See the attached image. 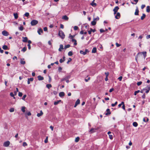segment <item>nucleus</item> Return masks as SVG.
I'll list each match as a JSON object with an SVG mask.
<instances>
[{"label":"nucleus","instance_id":"4be33fe9","mask_svg":"<svg viewBox=\"0 0 150 150\" xmlns=\"http://www.w3.org/2000/svg\"><path fill=\"white\" fill-rule=\"evenodd\" d=\"M82 27H84L86 29H88L89 26L88 24H85L83 25Z\"/></svg>","mask_w":150,"mask_h":150},{"label":"nucleus","instance_id":"e433bc0d","mask_svg":"<svg viewBox=\"0 0 150 150\" xmlns=\"http://www.w3.org/2000/svg\"><path fill=\"white\" fill-rule=\"evenodd\" d=\"M94 2H93V1L92 2L91 4V5L94 7L96 5V4L95 3H94Z\"/></svg>","mask_w":150,"mask_h":150},{"label":"nucleus","instance_id":"2eb2a0df","mask_svg":"<svg viewBox=\"0 0 150 150\" xmlns=\"http://www.w3.org/2000/svg\"><path fill=\"white\" fill-rule=\"evenodd\" d=\"M139 11L138 9V8L137 7V9L135 10V11L134 13L135 15H139Z\"/></svg>","mask_w":150,"mask_h":150},{"label":"nucleus","instance_id":"49530a36","mask_svg":"<svg viewBox=\"0 0 150 150\" xmlns=\"http://www.w3.org/2000/svg\"><path fill=\"white\" fill-rule=\"evenodd\" d=\"M99 17L98 16H97L96 18H94L93 20L96 21L99 20Z\"/></svg>","mask_w":150,"mask_h":150},{"label":"nucleus","instance_id":"774afa93","mask_svg":"<svg viewBox=\"0 0 150 150\" xmlns=\"http://www.w3.org/2000/svg\"><path fill=\"white\" fill-rule=\"evenodd\" d=\"M43 30L45 31H47V27H45L44 28Z\"/></svg>","mask_w":150,"mask_h":150},{"label":"nucleus","instance_id":"6ab92c4d","mask_svg":"<svg viewBox=\"0 0 150 150\" xmlns=\"http://www.w3.org/2000/svg\"><path fill=\"white\" fill-rule=\"evenodd\" d=\"M65 60V57L64 56L63 57V59H61L59 60V62L60 63H62Z\"/></svg>","mask_w":150,"mask_h":150},{"label":"nucleus","instance_id":"20e7f679","mask_svg":"<svg viewBox=\"0 0 150 150\" xmlns=\"http://www.w3.org/2000/svg\"><path fill=\"white\" fill-rule=\"evenodd\" d=\"M38 23V21L33 20L31 22L30 24L31 25L34 26L37 24Z\"/></svg>","mask_w":150,"mask_h":150},{"label":"nucleus","instance_id":"423d86ee","mask_svg":"<svg viewBox=\"0 0 150 150\" xmlns=\"http://www.w3.org/2000/svg\"><path fill=\"white\" fill-rule=\"evenodd\" d=\"M10 144V142L9 141H7L4 142L3 145L5 147H8L9 146Z\"/></svg>","mask_w":150,"mask_h":150},{"label":"nucleus","instance_id":"603ef678","mask_svg":"<svg viewBox=\"0 0 150 150\" xmlns=\"http://www.w3.org/2000/svg\"><path fill=\"white\" fill-rule=\"evenodd\" d=\"M142 81H140L138 82L137 83V84L138 86H139L140 85H141L142 84Z\"/></svg>","mask_w":150,"mask_h":150},{"label":"nucleus","instance_id":"c85d7f7f","mask_svg":"<svg viewBox=\"0 0 150 150\" xmlns=\"http://www.w3.org/2000/svg\"><path fill=\"white\" fill-rule=\"evenodd\" d=\"M13 16L15 19H16L18 18V14L17 13H14Z\"/></svg>","mask_w":150,"mask_h":150},{"label":"nucleus","instance_id":"052dcab7","mask_svg":"<svg viewBox=\"0 0 150 150\" xmlns=\"http://www.w3.org/2000/svg\"><path fill=\"white\" fill-rule=\"evenodd\" d=\"M135 2V3H134L132 2V3L133 4H137V3L138 2V0H133Z\"/></svg>","mask_w":150,"mask_h":150},{"label":"nucleus","instance_id":"a878e982","mask_svg":"<svg viewBox=\"0 0 150 150\" xmlns=\"http://www.w3.org/2000/svg\"><path fill=\"white\" fill-rule=\"evenodd\" d=\"M72 42H74V45H76L77 44L76 42V40L74 39H72L71 40Z\"/></svg>","mask_w":150,"mask_h":150},{"label":"nucleus","instance_id":"e2e57ef3","mask_svg":"<svg viewBox=\"0 0 150 150\" xmlns=\"http://www.w3.org/2000/svg\"><path fill=\"white\" fill-rule=\"evenodd\" d=\"M90 79V78L89 77L87 79L85 78V80L86 82H88Z\"/></svg>","mask_w":150,"mask_h":150},{"label":"nucleus","instance_id":"13d9d810","mask_svg":"<svg viewBox=\"0 0 150 150\" xmlns=\"http://www.w3.org/2000/svg\"><path fill=\"white\" fill-rule=\"evenodd\" d=\"M48 137H46L45 140L44 142L46 143L48 142Z\"/></svg>","mask_w":150,"mask_h":150},{"label":"nucleus","instance_id":"338daca9","mask_svg":"<svg viewBox=\"0 0 150 150\" xmlns=\"http://www.w3.org/2000/svg\"><path fill=\"white\" fill-rule=\"evenodd\" d=\"M27 144L25 142H23V146H27Z\"/></svg>","mask_w":150,"mask_h":150},{"label":"nucleus","instance_id":"ea45409f","mask_svg":"<svg viewBox=\"0 0 150 150\" xmlns=\"http://www.w3.org/2000/svg\"><path fill=\"white\" fill-rule=\"evenodd\" d=\"M27 50V48L26 47H24L21 50V51L23 52H25Z\"/></svg>","mask_w":150,"mask_h":150},{"label":"nucleus","instance_id":"5701e85b","mask_svg":"<svg viewBox=\"0 0 150 150\" xmlns=\"http://www.w3.org/2000/svg\"><path fill=\"white\" fill-rule=\"evenodd\" d=\"M24 59H21V60L20 63L22 64H24L25 63V61L24 60Z\"/></svg>","mask_w":150,"mask_h":150},{"label":"nucleus","instance_id":"7ed1b4c3","mask_svg":"<svg viewBox=\"0 0 150 150\" xmlns=\"http://www.w3.org/2000/svg\"><path fill=\"white\" fill-rule=\"evenodd\" d=\"M150 90V85L147 86L145 88L143 89V90H146V93H148Z\"/></svg>","mask_w":150,"mask_h":150},{"label":"nucleus","instance_id":"ddd939ff","mask_svg":"<svg viewBox=\"0 0 150 150\" xmlns=\"http://www.w3.org/2000/svg\"><path fill=\"white\" fill-rule=\"evenodd\" d=\"M107 112L105 113L106 115H109L111 114L109 109H107L106 110Z\"/></svg>","mask_w":150,"mask_h":150},{"label":"nucleus","instance_id":"6e6d98bb","mask_svg":"<svg viewBox=\"0 0 150 150\" xmlns=\"http://www.w3.org/2000/svg\"><path fill=\"white\" fill-rule=\"evenodd\" d=\"M123 104H124V103L123 102H121V103L118 106L119 107H120L122 105H123Z\"/></svg>","mask_w":150,"mask_h":150},{"label":"nucleus","instance_id":"c03bdc74","mask_svg":"<svg viewBox=\"0 0 150 150\" xmlns=\"http://www.w3.org/2000/svg\"><path fill=\"white\" fill-rule=\"evenodd\" d=\"M19 30L21 31H22L23 30V27L22 26H21L19 28Z\"/></svg>","mask_w":150,"mask_h":150},{"label":"nucleus","instance_id":"680f3d73","mask_svg":"<svg viewBox=\"0 0 150 150\" xmlns=\"http://www.w3.org/2000/svg\"><path fill=\"white\" fill-rule=\"evenodd\" d=\"M122 76H120L118 78V80H119L120 81H122Z\"/></svg>","mask_w":150,"mask_h":150},{"label":"nucleus","instance_id":"de8ad7c7","mask_svg":"<svg viewBox=\"0 0 150 150\" xmlns=\"http://www.w3.org/2000/svg\"><path fill=\"white\" fill-rule=\"evenodd\" d=\"M74 30H77L79 28L77 26H75L74 27Z\"/></svg>","mask_w":150,"mask_h":150},{"label":"nucleus","instance_id":"b1692460","mask_svg":"<svg viewBox=\"0 0 150 150\" xmlns=\"http://www.w3.org/2000/svg\"><path fill=\"white\" fill-rule=\"evenodd\" d=\"M61 100H58L57 101H55L54 102V105H57L60 102H61Z\"/></svg>","mask_w":150,"mask_h":150},{"label":"nucleus","instance_id":"0eeeda50","mask_svg":"<svg viewBox=\"0 0 150 150\" xmlns=\"http://www.w3.org/2000/svg\"><path fill=\"white\" fill-rule=\"evenodd\" d=\"M2 34L3 35L5 36H7L8 35V33L5 30L3 31L2 32Z\"/></svg>","mask_w":150,"mask_h":150},{"label":"nucleus","instance_id":"4468645a","mask_svg":"<svg viewBox=\"0 0 150 150\" xmlns=\"http://www.w3.org/2000/svg\"><path fill=\"white\" fill-rule=\"evenodd\" d=\"M43 32V31L42 30L41 28L39 29L38 31V34L40 35H41V33H42Z\"/></svg>","mask_w":150,"mask_h":150},{"label":"nucleus","instance_id":"a19ab883","mask_svg":"<svg viewBox=\"0 0 150 150\" xmlns=\"http://www.w3.org/2000/svg\"><path fill=\"white\" fill-rule=\"evenodd\" d=\"M68 55L69 56H71L73 55V53L71 51H69L68 53Z\"/></svg>","mask_w":150,"mask_h":150},{"label":"nucleus","instance_id":"f3484780","mask_svg":"<svg viewBox=\"0 0 150 150\" xmlns=\"http://www.w3.org/2000/svg\"><path fill=\"white\" fill-rule=\"evenodd\" d=\"M23 41L24 42H27L28 41V38L27 37H23Z\"/></svg>","mask_w":150,"mask_h":150},{"label":"nucleus","instance_id":"37998d69","mask_svg":"<svg viewBox=\"0 0 150 150\" xmlns=\"http://www.w3.org/2000/svg\"><path fill=\"white\" fill-rule=\"evenodd\" d=\"M14 111V108H11L9 110V111L10 112H13Z\"/></svg>","mask_w":150,"mask_h":150},{"label":"nucleus","instance_id":"bf43d9fd","mask_svg":"<svg viewBox=\"0 0 150 150\" xmlns=\"http://www.w3.org/2000/svg\"><path fill=\"white\" fill-rule=\"evenodd\" d=\"M23 95V93L21 92H19L18 96L20 97H21Z\"/></svg>","mask_w":150,"mask_h":150},{"label":"nucleus","instance_id":"412c9836","mask_svg":"<svg viewBox=\"0 0 150 150\" xmlns=\"http://www.w3.org/2000/svg\"><path fill=\"white\" fill-rule=\"evenodd\" d=\"M119 8V7L118 6H116L114 8L113 11L117 12Z\"/></svg>","mask_w":150,"mask_h":150},{"label":"nucleus","instance_id":"5fc2aeb1","mask_svg":"<svg viewBox=\"0 0 150 150\" xmlns=\"http://www.w3.org/2000/svg\"><path fill=\"white\" fill-rule=\"evenodd\" d=\"M26 96H27L26 95H24L23 96V97L22 98V99L24 100Z\"/></svg>","mask_w":150,"mask_h":150},{"label":"nucleus","instance_id":"f257e3e1","mask_svg":"<svg viewBox=\"0 0 150 150\" xmlns=\"http://www.w3.org/2000/svg\"><path fill=\"white\" fill-rule=\"evenodd\" d=\"M142 54L143 55L144 58L145 59L146 56V52L145 51L139 52L135 57V59L137 61V58L139 56V57H140V56H142Z\"/></svg>","mask_w":150,"mask_h":150},{"label":"nucleus","instance_id":"7c9ffc66","mask_svg":"<svg viewBox=\"0 0 150 150\" xmlns=\"http://www.w3.org/2000/svg\"><path fill=\"white\" fill-rule=\"evenodd\" d=\"M146 15L145 14L143 13L142 14V16L141 17V19L142 20H143L145 17Z\"/></svg>","mask_w":150,"mask_h":150},{"label":"nucleus","instance_id":"393cba45","mask_svg":"<svg viewBox=\"0 0 150 150\" xmlns=\"http://www.w3.org/2000/svg\"><path fill=\"white\" fill-rule=\"evenodd\" d=\"M62 19L65 20H68L69 18L67 16L65 15L62 17Z\"/></svg>","mask_w":150,"mask_h":150},{"label":"nucleus","instance_id":"cd10ccee","mask_svg":"<svg viewBox=\"0 0 150 150\" xmlns=\"http://www.w3.org/2000/svg\"><path fill=\"white\" fill-rule=\"evenodd\" d=\"M146 11L149 13L150 11V8L149 6H147L146 7Z\"/></svg>","mask_w":150,"mask_h":150},{"label":"nucleus","instance_id":"a18cd8bd","mask_svg":"<svg viewBox=\"0 0 150 150\" xmlns=\"http://www.w3.org/2000/svg\"><path fill=\"white\" fill-rule=\"evenodd\" d=\"M74 37V35H71V34L69 35V38H70V39H71V40L72 39H74L73 38Z\"/></svg>","mask_w":150,"mask_h":150},{"label":"nucleus","instance_id":"aec40b11","mask_svg":"<svg viewBox=\"0 0 150 150\" xmlns=\"http://www.w3.org/2000/svg\"><path fill=\"white\" fill-rule=\"evenodd\" d=\"M97 49L96 47H93L92 50V53H95L96 52Z\"/></svg>","mask_w":150,"mask_h":150},{"label":"nucleus","instance_id":"09e8293b","mask_svg":"<svg viewBox=\"0 0 150 150\" xmlns=\"http://www.w3.org/2000/svg\"><path fill=\"white\" fill-rule=\"evenodd\" d=\"M140 91L139 90H138L137 91H136L134 93V95L136 96L137 95V94L139 93L140 92Z\"/></svg>","mask_w":150,"mask_h":150},{"label":"nucleus","instance_id":"c9c22d12","mask_svg":"<svg viewBox=\"0 0 150 150\" xmlns=\"http://www.w3.org/2000/svg\"><path fill=\"white\" fill-rule=\"evenodd\" d=\"M25 107L24 106L22 107L21 108V110L23 112H25Z\"/></svg>","mask_w":150,"mask_h":150},{"label":"nucleus","instance_id":"6e6552de","mask_svg":"<svg viewBox=\"0 0 150 150\" xmlns=\"http://www.w3.org/2000/svg\"><path fill=\"white\" fill-rule=\"evenodd\" d=\"M120 17V13L119 12H117L115 16V18L116 19H119Z\"/></svg>","mask_w":150,"mask_h":150},{"label":"nucleus","instance_id":"f8f14e48","mask_svg":"<svg viewBox=\"0 0 150 150\" xmlns=\"http://www.w3.org/2000/svg\"><path fill=\"white\" fill-rule=\"evenodd\" d=\"M38 78L39 81H41L44 79V77L40 75L38 76Z\"/></svg>","mask_w":150,"mask_h":150},{"label":"nucleus","instance_id":"8fccbe9b","mask_svg":"<svg viewBox=\"0 0 150 150\" xmlns=\"http://www.w3.org/2000/svg\"><path fill=\"white\" fill-rule=\"evenodd\" d=\"M24 15L26 17H28L29 15V14L28 12L24 14Z\"/></svg>","mask_w":150,"mask_h":150},{"label":"nucleus","instance_id":"39448f33","mask_svg":"<svg viewBox=\"0 0 150 150\" xmlns=\"http://www.w3.org/2000/svg\"><path fill=\"white\" fill-rule=\"evenodd\" d=\"M89 52V51L88 49H86L85 51H83V50H80V53L82 54L83 55H84L86 54L87 52Z\"/></svg>","mask_w":150,"mask_h":150},{"label":"nucleus","instance_id":"c756f323","mask_svg":"<svg viewBox=\"0 0 150 150\" xmlns=\"http://www.w3.org/2000/svg\"><path fill=\"white\" fill-rule=\"evenodd\" d=\"M143 121L145 122H147L149 121V119L147 117L144 118Z\"/></svg>","mask_w":150,"mask_h":150},{"label":"nucleus","instance_id":"3c124183","mask_svg":"<svg viewBox=\"0 0 150 150\" xmlns=\"http://www.w3.org/2000/svg\"><path fill=\"white\" fill-rule=\"evenodd\" d=\"M10 95L11 97H13L14 98V99L15 98V97L14 96V95L13 94V93H12V92L11 93H10Z\"/></svg>","mask_w":150,"mask_h":150},{"label":"nucleus","instance_id":"0e129e2a","mask_svg":"<svg viewBox=\"0 0 150 150\" xmlns=\"http://www.w3.org/2000/svg\"><path fill=\"white\" fill-rule=\"evenodd\" d=\"M98 47L99 48L101 49H102L103 47L101 45H99Z\"/></svg>","mask_w":150,"mask_h":150},{"label":"nucleus","instance_id":"f704fd0d","mask_svg":"<svg viewBox=\"0 0 150 150\" xmlns=\"http://www.w3.org/2000/svg\"><path fill=\"white\" fill-rule=\"evenodd\" d=\"M71 76L70 75H67L65 76V77L66 78V79H69L71 77Z\"/></svg>","mask_w":150,"mask_h":150},{"label":"nucleus","instance_id":"58836bf2","mask_svg":"<svg viewBox=\"0 0 150 150\" xmlns=\"http://www.w3.org/2000/svg\"><path fill=\"white\" fill-rule=\"evenodd\" d=\"M79 137H76L75 139V142H78L79 141Z\"/></svg>","mask_w":150,"mask_h":150},{"label":"nucleus","instance_id":"f03ea898","mask_svg":"<svg viewBox=\"0 0 150 150\" xmlns=\"http://www.w3.org/2000/svg\"><path fill=\"white\" fill-rule=\"evenodd\" d=\"M58 35L62 39H64L65 38V35L64 33L62 30L59 31Z\"/></svg>","mask_w":150,"mask_h":150},{"label":"nucleus","instance_id":"4d7b16f0","mask_svg":"<svg viewBox=\"0 0 150 150\" xmlns=\"http://www.w3.org/2000/svg\"><path fill=\"white\" fill-rule=\"evenodd\" d=\"M72 60V59L71 58H69V59L68 60V61H67V64H68Z\"/></svg>","mask_w":150,"mask_h":150},{"label":"nucleus","instance_id":"a211bd4d","mask_svg":"<svg viewBox=\"0 0 150 150\" xmlns=\"http://www.w3.org/2000/svg\"><path fill=\"white\" fill-rule=\"evenodd\" d=\"M64 49L63 48V46L62 45H60V47L59 49V51H61L62 50H63Z\"/></svg>","mask_w":150,"mask_h":150},{"label":"nucleus","instance_id":"72a5a7b5","mask_svg":"<svg viewBox=\"0 0 150 150\" xmlns=\"http://www.w3.org/2000/svg\"><path fill=\"white\" fill-rule=\"evenodd\" d=\"M96 21L93 20L91 22V24L93 25H94L96 24Z\"/></svg>","mask_w":150,"mask_h":150},{"label":"nucleus","instance_id":"9d476101","mask_svg":"<svg viewBox=\"0 0 150 150\" xmlns=\"http://www.w3.org/2000/svg\"><path fill=\"white\" fill-rule=\"evenodd\" d=\"M33 80V78H28V84H29L30 83V81H32Z\"/></svg>","mask_w":150,"mask_h":150},{"label":"nucleus","instance_id":"dca6fc26","mask_svg":"<svg viewBox=\"0 0 150 150\" xmlns=\"http://www.w3.org/2000/svg\"><path fill=\"white\" fill-rule=\"evenodd\" d=\"M59 95L60 97H63L64 95V93L63 92H60L59 94Z\"/></svg>","mask_w":150,"mask_h":150},{"label":"nucleus","instance_id":"bb28decb","mask_svg":"<svg viewBox=\"0 0 150 150\" xmlns=\"http://www.w3.org/2000/svg\"><path fill=\"white\" fill-rule=\"evenodd\" d=\"M2 48L4 50H7L8 49V47L6 45H4L2 47Z\"/></svg>","mask_w":150,"mask_h":150},{"label":"nucleus","instance_id":"4c0bfd02","mask_svg":"<svg viewBox=\"0 0 150 150\" xmlns=\"http://www.w3.org/2000/svg\"><path fill=\"white\" fill-rule=\"evenodd\" d=\"M46 87L48 89H50L52 87V85L51 84H47L46 85Z\"/></svg>","mask_w":150,"mask_h":150},{"label":"nucleus","instance_id":"1a4fd4ad","mask_svg":"<svg viewBox=\"0 0 150 150\" xmlns=\"http://www.w3.org/2000/svg\"><path fill=\"white\" fill-rule=\"evenodd\" d=\"M80 103V100L78 99L76 101L75 104L74 105V107H76Z\"/></svg>","mask_w":150,"mask_h":150},{"label":"nucleus","instance_id":"9b49d317","mask_svg":"<svg viewBox=\"0 0 150 150\" xmlns=\"http://www.w3.org/2000/svg\"><path fill=\"white\" fill-rule=\"evenodd\" d=\"M43 114L42 110H40V113H38L37 114V117H39L42 116Z\"/></svg>","mask_w":150,"mask_h":150},{"label":"nucleus","instance_id":"473e14b6","mask_svg":"<svg viewBox=\"0 0 150 150\" xmlns=\"http://www.w3.org/2000/svg\"><path fill=\"white\" fill-rule=\"evenodd\" d=\"M138 125V124L136 122H134L133 123V125L135 127H137Z\"/></svg>","mask_w":150,"mask_h":150},{"label":"nucleus","instance_id":"69168bd1","mask_svg":"<svg viewBox=\"0 0 150 150\" xmlns=\"http://www.w3.org/2000/svg\"><path fill=\"white\" fill-rule=\"evenodd\" d=\"M48 44L49 45H50L51 46V47H52V43H51V41L50 40H49L48 41Z\"/></svg>","mask_w":150,"mask_h":150},{"label":"nucleus","instance_id":"79ce46f5","mask_svg":"<svg viewBox=\"0 0 150 150\" xmlns=\"http://www.w3.org/2000/svg\"><path fill=\"white\" fill-rule=\"evenodd\" d=\"M117 102L116 101L115 103H114V104H113V103L112 104H111V106L112 107H114L117 104Z\"/></svg>","mask_w":150,"mask_h":150},{"label":"nucleus","instance_id":"864d4df0","mask_svg":"<svg viewBox=\"0 0 150 150\" xmlns=\"http://www.w3.org/2000/svg\"><path fill=\"white\" fill-rule=\"evenodd\" d=\"M70 47V45H67L64 46V48L66 49L67 48H69Z\"/></svg>","mask_w":150,"mask_h":150},{"label":"nucleus","instance_id":"2f4dec72","mask_svg":"<svg viewBox=\"0 0 150 150\" xmlns=\"http://www.w3.org/2000/svg\"><path fill=\"white\" fill-rule=\"evenodd\" d=\"M96 129L94 128H92L90 131V132L91 133L95 132Z\"/></svg>","mask_w":150,"mask_h":150}]
</instances>
